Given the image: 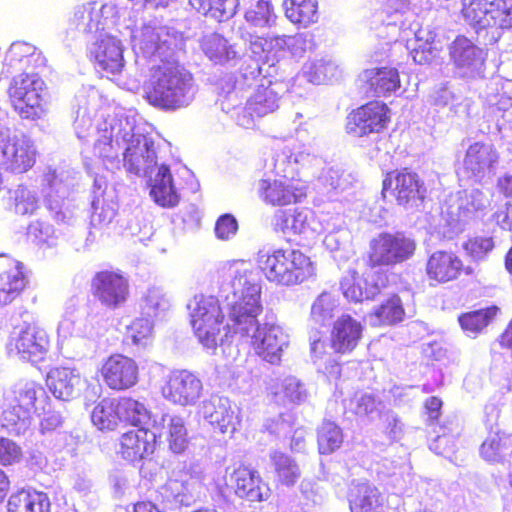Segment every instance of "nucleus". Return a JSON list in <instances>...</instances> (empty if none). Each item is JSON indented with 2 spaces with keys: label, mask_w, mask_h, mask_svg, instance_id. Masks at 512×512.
<instances>
[{
  "label": "nucleus",
  "mask_w": 512,
  "mask_h": 512,
  "mask_svg": "<svg viewBox=\"0 0 512 512\" xmlns=\"http://www.w3.org/2000/svg\"><path fill=\"white\" fill-rule=\"evenodd\" d=\"M233 299L228 307V331L226 336H251L255 354L270 364H279L283 343L279 332L272 326H260L263 312L261 285L246 273H238L232 281Z\"/></svg>",
  "instance_id": "1"
},
{
  "label": "nucleus",
  "mask_w": 512,
  "mask_h": 512,
  "mask_svg": "<svg viewBox=\"0 0 512 512\" xmlns=\"http://www.w3.org/2000/svg\"><path fill=\"white\" fill-rule=\"evenodd\" d=\"M192 74L174 60H164L150 68L144 98L153 107L174 111L187 104Z\"/></svg>",
  "instance_id": "2"
},
{
  "label": "nucleus",
  "mask_w": 512,
  "mask_h": 512,
  "mask_svg": "<svg viewBox=\"0 0 512 512\" xmlns=\"http://www.w3.org/2000/svg\"><path fill=\"white\" fill-rule=\"evenodd\" d=\"M47 85L37 71L12 77L7 96L13 111L24 120H38L47 113Z\"/></svg>",
  "instance_id": "3"
},
{
  "label": "nucleus",
  "mask_w": 512,
  "mask_h": 512,
  "mask_svg": "<svg viewBox=\"0 0 512 512\" xmlns=\"http://www.w3.org/2000/svg\"><path fill=\"white\" fill-rule=\"evenodd\" d=\"M461 16L477 33L512 29V3L508 0H468L462 4Z\"/></svg>",
  "instance_id": "4"
},
{
  "label": "nucleus",
  "mask_w": 512,
  "mask_h": 512,
  "mask_svg": "<svg viewBox=\"0 0 512 512\" xmlns=\"http://www.w3.org/2000/svg\"><path fill=\"white\" fill-rule=\"evenodd\" d=\"M416 250L415 241L403 232H382L371 239L366 265L371 269L407 261Z\"/></svg>",
  "instance_id": "5"
},
{
  "label": "nucleus",
  "mask_w": 512,
  "mask_h": 512,
  "mask_svg": "<svg viewBox=\"0 0 512 512\" xmlns=\"http://www.w3.org/2000/svg\"><path fill=\"white\" fill-rule=\"evenodd\" d=\"M225 315L220 301L214 296H200L191 313V325L199 342L206 348L215 349L222 342L221 332ZM227 332H225L226 334Z\"/></svg>",
  "instance_id": "6"
},
{
  "label": "nucleus",
  "mask_w": 512,
  "mask_h": 512,
  "mask_svg": "<svg viewBox=\"0 0 512 512\" xmlns=\"http://www.w3.org/2000/svg\"><path fill=\"white\" fill-rule=\"evenodd\" d=\"M390 275L381 268H370L362 274L355 269H349L340 280V290L349 302L371 301L390 286Z\"/></svg>",
  "instance_id": "7"
},
{
  "label": "nucleus",
  "mask_w": 512,
  "mask_h": 512,
  "mask_svg": "<svg viewBox=\"0 0 512 512\" xmlns=\"http://www.w3.org/2000/svg\"><path fill=\"white\" fill-rule=\"evenodd\" d=\"M391 122V109L380 100H370L353 109L346 117L345 131L353 137L384 132Z\"/></svg>",
  "instance_id": "8"
},
{
  "label": "nucleus",
  "mask_w": 512,
  "mask_h": 512,
  "mask_svg": "<svg viewBox=\"0 0 512 512\" xmlns=\"http://www.w3.org/2000/svg\"><path fill=\"white\" fill-rule=\"evenodd\" d=\"M257 194L266 206L286 207L303 201L307 197V186L300 178L283 174L274 179H260Z\"/></svg>",
  "instance_id": "9"
},
{
  "label": "nucleus",
  "mask_w": 512,
  "mask_h": 512,
  "mask_svg": "<svg viewBox=\"0 0 512 512\" xmlns=\"http://www.w3.org/2000/svg\"><path fill=\"white\" fill-rule=\"evenodd\" d=\"M49 347L47 332L36 323H25L10 335L7 352L10 356L36 363L45 358Z\"/></svg>",
  "instance_id": "10"
},
{
  "label": "nucleus",
  "mask_w": 512,
  "mask_h": 512,
  "mask_svg": "<svg viewBox=\"0 0 512 512\" xmlns=\"http://www.w3.org/2000/svg\"><path fill=\"white\" fill-rule=\"evenodd\" d=\"M389 193L400 206L423 203L427 189L420 176L408 168L388 172L382 182V194Z\"/></svg>",
  "instance_id": "11"
},
{
  "label": "nucleus",
  "mask_w": 512,
  "mask_h": 512,
  "mask_svg": "<svg viewBox=\"0 0 512 512\" xmlns=\"http://www.w3.org/2000/svg\"><path fill=\"white\" fill-rule=\"evenodd\" d=\"M91 294L107 309L123 306L129 298L128 278L119 270L97 271L90 282Z\"/></svg>",
  "instance_id": "12"
},
{
  "label": "nucleus",
  "mask_w": 512,
  "mask_h": 512,
  "mask_svg": "<svg viewBox=\"0 0 512 512\" xmlns=\"http://www.w3.org/2000/svg\"><path fill=\"white\" fill-rule=\"evenodd\" d=\"M103 383L112 391H125L134 387L139 381L137 362L121 353L106 357L98 370Z\"/></svg>",
  "instance_id": "13"
},
{
  "label": "nucleus",
  "mask_w": 512,
  "mask_h": 512,
  "mask_svg": "<svg viewBox=\"0 0 512 512\" xmlns=\"http://www.w3.org/2000/svg\"><path fill=\"white\" fill-rule=\"evenodd\" d=\"M2 165L13 174H23L36 163L37 150L25 134L8 135L2 140Z\"/></svg>",
  "instance_id": "14"
},
{
  "label": "nucleus",
  "mask_w": 512,
  "mask_h": 512,
  "mask_svg": "<svg viewBox=\"0 0 512 512\" xmlns=\"http://www.w3.org/2000/svg\"><path fill=\"white\" fill-rule=\"evenodd\" d=\"M121 41L112 35H101L89 51V59L96 71L107 77L120 74L125 66Z\"/></svg>",
  "instance_id": "15"
},
{
  "label": "nucleus",
  "mask_w": 512,
  "mask_h": 512,
  "mask_svg": "<svg viewBox=\"0 0 512 512\" xmlns=\"http://www.w3.org/2000/svg\"><path fill=\"white\" fill-rule=\"evenodd\" d=\"M425 271L430 281L445 284L456 281L462 275H470L472 268L465 266L461 257L455 252L438 250L428 257Z\"/></svg>",
  "instance_id": "16"
},
{
  "label": "nucleus",
  "mask_w": 512,
  "mask_h": 512,
  "mask_svg": "<svg viewBox=\"0 0 512 512\" xmlns=\"http://www.w3.org/2000/svg\"><path fill=\"white\" fill-rule=\"evenodd\" d=\"M201 391V381L186 370L171 372L161 388L164 398L183 406L193 404L200 397Z\"/></svg>",
  "instance_id": "17"
},
{
  "label": "nucleus",
  "mask_w": 512,
  "mask_h": 512,
  "mask_svg": "<svg viewBox=\"0 0 512 512\" xmlns=\"http://www.w3.org/2000/svg\"><path fill=\"white\" fill-rule=\"evenodd\" d=\"M358 81L366 97H388L401 86L399 71L392 66L365 69Z\"/></svg>",
  "instance_id": "18"
},
{
  "label": "nucleus",
  "mask_w": 512,
  "mask_h": 512,
  "mask_svg": "<svg viewBox=\"0 0 512 512\" xmlns=\"http://www.w3.org/2000/svg\"><path fill=\"white\" fill-rule=\"evenodd\" d=\"M157 446V435L145 427L130 429L119 438V454L130 462H139L151 456Z\"/></svg>",
  "instance_id": "19"
},
{
  "label": "nucleus",
  "mask_w": 512,
  "mask_h": 512,
  "mask_svg": "<svg viewBox=\"0 0 512 512\" xmlns=\"http://www.w3.org/2000/svg\"><path fill=\"white\" fill-rule=\"evenodd\" d=\"M364 327L349 314H342L332 324L329 344L334 353L345 355L353 352L363 337Z\"/></svg>",
  "instance_id": "20"
},
{
  "label": "nucleus",
  "mask_w": 512,
  "mask_h": 512,
  "mask_svg": "<svg viewBox=\"0 0 512 512\" xmlns=\"http://www.w3.org/2000/svg\"><path fill=\"white\" fill-rule=\"evenodd\" d=\"M26 287L23 265L11 257H0V306L13 302Z\"/></svg>",
  "instance_id": "21"
},
{
  "label": "nucleus",
  "mask_w": 512,
  "mask_h": 512,
  "mask_svg": "<svg viewBox=\"0 0 512 512\" xmlns=\"http://www.w3.org/2000/svg\"><path fill=\"white\" fill-rule=\"evenodd\" d=\"M46 58L41 51L26 42H14L8 49L4 65L7 72H31L46 66Z\"/></svg>",
  "instance_id": "22"
},
{
  "label": "nucleus",
  "mask_w": 512,
  "mask_h": 512,
  "mask_svg": "<svg viewBox=\"0 0 512 512\" xmlns=\"http://www.w3.org/2000/svg\"><path fill=\"white\" fill-rule=\"evenodd\" d=\"M235 494L250 502H262L269 497L259 474L245 465H239L230 476Z\"/></svg>",
  "instance_id": "23"
},
{
  "label": "nucleus",
  "mask_w": 512,
  "mask_h": 512,
  "mask_svg": "<svg viewBox=\"0 0 512 512\" xmlns=\"http://www.w3.org/2000/svg\"><path fill=\"white\" fill-rule=\"evenodd\" d=\"M499 160L496 148L484 142L471 144L463 159V168L469 177L480 178L490 172Z\"/></svg>",
  "instance_id": "24"
},
{
  "label": "nucleus",
  "mask_w": 512,
  "mask_h": 512,
  "mask_svg": "<svg viewBox=\"0 0 512 512\" xmlns=\"http://www.w3.org/2000/svg\"><path fill=\"white\" fill-rule=\"evenodd\" d=\"M285 286H296L314 278L316 263L300 249H285Z\"/></svg>",
  "instance_id": "25"
},
{
  "label": "nucleus",
  "mask_w": 512,
  "mask_h": 512,
  "mask_svg": "<svg viewBox=\"0 0 512 512\" xmlns=\"http://www.w3.org/2000/svg\"><path fill=\"white\" fill-rule=\"evenodd\" d=\"M13 402L30 417L50 412L49 396L40 384L34 382L25 383L15 390Z\"/></svg>",
  "instance_id": "26"
},
{
  "label": "nucleus",
  "mask_w": 512,
  "mask_h": 512,
  "mask_svg": "<svg viewBox=\"0 0 512 512\" xmlns=\"http://www.w3.org/2000/svg\"><path fill=\"white\" fill-rule=\"evenodd\" d=\"M201 413L214 431L221 434L235 430V415L227 400L213 397L202 403Z\"/></svg>",
  "instance_id": "27"
},
{
  "label": "nucleus",
  "mask_w": 512,
  "mask_h": 512,
  "mask_svg": "<svg viewBox=\"0 0 512 512\" xmlns=\"http://www.w3.org/2000/svg\"><path fill=\"white\" fill-rule=\"evenodd\" d=\"M47 493L31 488H21L12 493L7 501V512H51Z\"/></svg>",
  "instance_id": "28"
},
{
  "label": "nucleus",
  "mask_w": 512,
  "mask_h": 512,
  "mask_svg": "<svg viewBox=\"0 0 512 512\" xmlns=\"http://www.w3.org/2000/svg\"><path fill=\"white\" fill-rule=\"evenodd\" d=\"M81 378L75 370L67 367H56L52 369L46 379V384L51 393L58 399H72L80 385Z\"/></svg>",
  "instance_id": "29"
},
{
  "label": "nucleus",
  "mask_w": 512,
  "mask_h": 512,
  "mask_svg": "<svg viewBox=\"0 0 512 512\" xmlns=\"http://www.w3.org/2000/svg\"><path fill=\"white\" fill-rule=\"evenodd\" d=\"M285 249L276 248L270 251H259L257 265L268 282L277 286H285Z\"/></svg>",
  "instance_id": "30"
},
{
  "label": "nucleus",
  "mask_w": 512,
  "mask_h": 512,
  "mask_svg": "<svg viewBox=\"0 0 512 512\" xmlns=\"http://www.w3.org/2000/svg\"><path fill=\"white\" fill-rule=\"evenodd\" d=\"M452 62L458 68H471L484 61L483 50L464 35H458L449 47Z\"/></svg>",
  "instance_id": "31"
},
{
  "label": "nucleus",
  "mask_w": 512,
  "mask_h": 512,
  "mask_svg": "<svg viewBox=\"0 0 512 512\" xmlns=\"http://www.w3.org/2000/svg\"><path fill=\"white\" fill-rule=\"evenodd\" d=\"M150 194L153 200L162 207H175L178 205L180 197L173 184L170 169L166 165H161L155 174Z\"/></svg>",
  "instance_id": "32"
},
{
  "label": "nucleus",
  "mask_w": 512,
  "mask_h": 512,
  "mask_svg": "<svg viewBox=\"0 0 512 512\" xmlns=\"http://www.w3.org/2000/svg\"><path fill=\"white\" fill-rule=\"evenodd\" d=\"M91 421L101 431H114L120 422L118 398L101 399L93 408Z\"/></svg>",
  "instance_id": "33"
},
{
  "label": "nucleus",
  "mask_w": 512,
  "mask_h": 512,
  "mask_svg": "<svg viewBox=\"0 0 512 512\" xmlns=\"http://www.w3.org/2000/svg\"><path fill=\"white\" fill-rule=\"evenodd\" d=\"M270 460L278 484L291 487L298 482L301 477V470L291 456L276 450L270 454Z\"/></svg>",
  "instance_id": "34"
},
{
  "label": "nucleus",
  "mask_w": 512,
  "mask_h": 512,
  "mask_svg": "<svg viewBox=\"0 0 512 512\" xmlns=\"http://www.w3.org/2000/svg\"><path fill=\"white\" fill-rule=\"evenodd\" d=\"M284 13L293 24L307 27L318 20L317 0H284Z\"/></svg>",
  "instance_id": "35"
},
{
  "label": "nucleus",
  "mask_w": 512,
  "mask_h": 512,
  "mask_svg": "<svg viewBox=\"0 0 512 512\" xmlns=\"http://www.w3.org/2000/svg\"><path fill=\"white\" fill-rule=\"evenodd\" d=\"M376 324L390 326L402 322L405 318V308L398 294H391L371 312Z\"/></svg>",
  "instance_id": "36"
},
{
  "label": "nucleus",
  "mask_w": 512,
  "mask_h": 512,
  "mask_svg": "<svg viewBox=\"0 0 512 512\" xmlns=\"http://www.w3.org/2000/svg\"><path fill=\"white\" fill-rule=\"evenodd\" d=\"M120 422L134 427H143L151 414L144 403L131 396L118 397Z\"/></svg>",
  "instance_id": "37"
},
{
  "label": "nucleus",
  "mask_w": 512,
  "mask_h": 512,
  "mask_svg": "<svg viewBox=\"0 0 512 512\" xmlns=\"http://www.w3.org/2000/svg\"><path fill=\"white\" fill-rule=\"evenodd\" d=\"M189 3L199 13L218 22L232 18L238 6V0H189Z\"/></svg>",
  "instance_id": "38"
},
{
  "label": "nucleus",
  "mask_w": 512,
  "mask_h": 512,
  "mask_svg": "<svg viewBox=\"0 0 512 512\" xmlns=\"http://www.w3.org/2000/svg\"><path fill=\"white\" fill-rule=\"evenodd\" d=\"M204 54L215 64H224L236 57V51L228 40L218 33L205 36L201 41Z\"/></svg>",
  "instance_id": "39"
},
{
  "label": "nucleus",
  "mask_w": 512,
  "mask_h": 512,
  "mask_svg": "<svg viewBox=\"0 0 512 512\" xmlns=\"http://www.w3.org/2000/svg\"><path fill=\"white\" fill-rule=\"evenodd\" d=\"M499 312L497 306H489L475 311L465 312L459 315L458 321L461 328L468 334L477 335L486 328Z\"/></svg>",
  "instance_id": "40"
},
{
  "label": "nucleus",
  "mask_w": 512,
  "mask_h": 512,
  "mask_svg": "<svg viewBox=\"0 0 512 512\" xmlns=\"http://www.w3.org/2000/svg\"><path fill=\"white\" fill-rule=\"evenodd\" d=\"M343 443L342 429L335 422L324 421L317 430L318 452L329 455L338 450Z\"/></svg>",
  "instance_id": "41"
},
{
  "label": "nucleus",
  "mask_w": 512,
  "mask_h": 512,
  "mask_svg": "<svg viewBox=\"0 0 512 512\" xmlns=\"http://www.w3.org/2000/svg\"><path fill=\"white\" fill-rule=\"evenodd\" d=\"M278 96L271 86H259L248 100V108L258 117L267 115L278 108Z\"/></svg>",
  "instance_id": "42"
},
{
  "label": "nucleus",
  "mask_w": 512,
  "mask_h": 512,
  "mask_svg": "<svg viewBox=\"0 0 512 512\" xmlns=\"http://www.w3.org/2000/svg\"><path fill=\"white\" fill-rule=\"evenodd\" d=\"M30 418L13 401L6 403L0 409V426L9 433L19 435L27 428Z\"/></svg>",
  "instance_id": "43"
},
{
  "label": "nucleus",
  "mask_w": 512,
  "mask_h": 512,
  "mask_svg": "<svg viewBox=\"0 0 512 512\" xmlns=\"http://www.w3.org/2000/svg\"><path fill=\"white\" fill-rule=\"evenodd\" d=\"M166 441L169 449L175 454H182L188 448V432L183 418L179 416L169 417Z\"/></svg>",
  "instance_id": "44"
},
{
  "label": "nucleus",
  "mask_w": 512,
  "mask_h": 512,
  "mask_svg": "<svg viewBox=\"0 0 512 512\" xmlns=\"http://www.w3.org/2000/svg\"><path fill=\"white\" fill-rule=\"evenodd\" d=\"M307 216L302 209L278 210L273 217V227L277 232L292 229L301 231L306 223Z\"/></svg>",
  "instance_id": "45"
},
{
  "label": "nucleus",
  "mask_w": 512,
  "mask_h": 512,
  "mask_svg": "<svg viewBox=\"0 0 512 512\" xmlns=\"http://www.w3.org/2000/svg\"><path fill=\"white\" fill-rule=\"evenodd\" d=\"M466 255L475 261L485 259L495 248L494 238L490 235H474L462 245Z\"/></svg>",
  "instance_id": "46"
},
{
  "label": "nucleus",
  "mask_w": 512,
  "mask_h": 512,
  "mask_svg": "<svg viewBox=\"0 0 512 512\" xmlns=\"http://www.w3.org/2000/svg\"><path fill=\"white\" fill-rule=\"evenodd\" d=\"M247 22L254 26H267L274 22L276 15L271 0H257L245 12Z\"/></svg>",
  "instance_id": "47"
},
{
  "label": "nucleus",
  "mask_w": 512,
  "mask_h": 512,
  "mask_svg": "<svg viewBox=\"0 0 512 512\" xmlns=\"http://www.w3.org/2000/svg\"><path fill=\"white\" fill-rule=\"evenodd\" d=\"M336 307V299L329 292H323L312 304L311 316L315 322L323 324L333 317Z\"/></svg>",
  "instance_id": "48"
},
{
  "label": "nucleus",
  "mask_w": 512,
  "mask_h": 512,
  "mask_svg": "<svg viewBox=\"0 0 512 512\" xmlns=\"http://www.w3.org/2000/svg\"><path fill=\"white\" fill-rule=\"evenodd\" d=\"M189 478H171L164 485L167 497L180 504L187 503L192 497V484Z\"/></svg>",
  "instance_id": "49"
},
{
  "label": "nucleus",
  "mask_w": 512,
  "mask_h": 512,
  "mask_svg": "<svg viewBox=\"0 0 512 512\" xmlns=\"http://www.w3.org/2000/svg\"><path fill=\"white\" fill-rule=\"evenodd\" d=\"M153 325L147 318H136L127 326L126 334L133 344H145L151 337Z\"/></svg>",
  "instance_id": "50"
},
{
  "label": "nucleus",
  "mask_w": 512,
  "mask_h": 512,
  "mask_svg": "<svg viewBox=\"0 0 512 512\" xmlns=\"http://www.w3.org/2000/svg\"><path fill=\"white\" fill-rule=\"evenodd\" d=\"M350 407L354 415L365 417L376 410V398L370 393L356 392L350 398Z\"/></svg>",
  "instance_id": "51"
},
{
  "label": "nucleus",
  "mask_w": 512,
  "mask_h": 512,
  "mask_svg": "<svg viewBox=\"0 0 512 512\" xmlns=\"http://www.w3.org/2000/svg\"><path fill=\"white\" fill-rule=\"evenodd\" d=\"M23 457L20 445L11 439L0 437V464L10 466L19 463Z\"/></svg>",
  "instance_id": "52"
},
{
  "label": "nucleus",
  "mask_w": 512,
  "mask_h": 512,
  "mask_svg": "<svg viewBox=\"0 0 512 512\" xmlns=\"http://www.w3.org/2000/svg\"><path fill=\"white\" fill-rule=\"evenodd\" d=\"M378 506V496L373 491L369 494H359L350 502L352 512H376Z\"/></svg>",
  "instance_id": "53"
},
{
  "label": "nucleus",
  "mask_w": 512,
  "mask_h": 512,
  "mask_svg": "<svg viewBox=\"0 0 512 512\" xmlns=\"http://www.w3.org/2000/svg\"><path fill=\"white\" fill-rule=\"evenodd\" d=\"M237 229V221L231 214H224L220 216L215 224L216 236L222 240H227L231 236L235 235Z\"/></svg>",
  "instance_id": "54"
},
{
  "label": "nucleus",
  "mask_w": 512,
  "mask_h": 512,
  "mask_svg": "<svg viewBox=\"0 0 512 512\" xmlns=\"http://www.w3.org/2000/svg\"><path fill=\"white\" fill-rule=\"evenodd\" d=\"M95 152L101 158H111L115 149L111 130L105 128L97 138L94 144Z\"/></svg>",
  "instance_id": "55"
},
{
  "label": "nucleus",
  "mask_w": 512,
  "mask_h": 512,
  "mask_svg": "<svg viewBox=\"0 0 512 512\" xmlns=\"http://www.w3.org/2000/svg\"><path fill=\"white\" fill-rule=\"evenodd\" d=\"M501 439L499 437L487 438L480 447L481 456L489 462L500 458Z\"/></svg>",
  "instance_id": "56"
},
{
  "label": "nucleus",
  "mask_w": 512,
  "mask_h": 512,
  "mask_svg": "<svg viewBox=\"0 0 512 512\" xmlns=\"http://www.w3.org/2000/svg\"><path fill=\"white\" fill-rule=\"evenodd\" d=\"M145 308L148 312H152L153 315H157L159 310H165L167 308V300L158 290H149L144 297Z\"/></svg>",
  "instance_id": "57"
},
{
  "label": "nucleus",
  "mask_w": 512,
  "mask_h": 512,
  "mask_svg": "<svg viewBox=\"0 0 512 512\" xmlns=\"http://www.w3.org/2000/svg\"><path fill=\"white\" fill-rule=\"evenodd\" d=\"M442 404V400L436 396L425 401L424 407L430 419L437 420L440 417Z\"/></svg>",
  "instance_id": "58"
},
{
  "label": "nucleus",
  "mask_w": 512,
  "mask_h": 512,
  "mask_svg": "<svg viewBox=\"0 0 512 512\" xmlns=\"http://www.w3.org/2000/svg\"><path fill=\"white\" fill-rule=\"evenodd\" d=\"M496 219L504 229L512 231V202L496 213Z\"/></svg>",
  "instance_id": "59"
},
{
  "label": "nucleus",
  "mask_w": 512,
  "mask_h": 512,
  "mask_svg": "<svg viewBox=\"0 0 512 512\" xmlns=\"http://www.w3.org/2000/svg\"><path fill=\"white\" fill-rule=\"evenodd\" d=\"M136 148L127 147L124 151V163L128 165L130 171L138 170L140 164L141 154H138Z\"/></svg>",
  "instance_id": "60"
},
{
  "label": "nucleus",
  "mask_w": 512,
  "mask_h": 512,
  "mask_svg": "<svg viewBox=\"0 0 512 512\" xmlns=\"http://www.w3.org/2000/svg\"><path fill=\"white\" fill-rule=\"evenodd\" d=\"M413 59L418 64L429 63L433 58V51L431 48L417 47L412 51Z\"/></svg>",
  "instance_id": "61"
},
{
  "label": "nucleus",
  "mask_w": 512,
  "mask_h": 512,
  "mask_svg": "<svg viewBox=\"0 0 512 512\" xmlns=\"http://www.w3.org/2000/svg\"><path fill=\"white\" fill-rule=\"evenodd\" d=\"M498 191L505 197H512V174H504L497 181Z\"/></svg>",
  "instance_id": "62"
},
{
  "label": "nucleus",
  "mask_w": 512,
  "mask_h": 512,
  "mask_svg": "<svg viewBox=\"0 0 512 512\" xmlns=\"http://www.w3.org/2000/svg\"><path fill=\"white\" fill-rule=\"evenodd\" d=\"M499 343L502 347L512 348V320L504 332L500 335Z\"/></svg>",
  "instance_id": "63"
},
{
  "label": "nucleus",
  "mask_w": 512,
  "mask_h": 512,
  "mask_svg": "<svg viewBox=\"0 0 512 512\" xmlns=\"http://www.w3.org/2000/svg\"><path fill=\"white\" fill-rule=\"evenodd\" d=\"M326 346V341L321 338H318L311 343V352L315 356L320 357L325 354Z\"/></svg>",
  "instance_id": "64"
}]
</instances>
